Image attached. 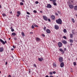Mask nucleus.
<instances>
[{"label": "nucleus", "mask_w": 77, "mask_h": 77, "mask_svg": "<svg viewBox=\"0 0 77 77\" xmlns=\"http://www.w3.org/2000/svg\"><path fill=\"white\" fill-rule=\"evenodd\" d=\"M56 22L57 24H62V20L60 18H59L58 19L56 20Z\"/></svg>", "instance_id": "obj_1"}, {"label": "nucleus", "mask_w": 77, "mask_h": 77, "mask_svg": "<svg viewBox=\"0 0 77 77\" xmlns=\"http://www.w3.org/2000/svg\"><path fill=\"white\" fill-rule=\"evenodd\" d=\"M0 41L1 43H2V44L3 45H5V43L7 44V41H5V42H4V41L2 40V39H0Z\"/></svg>", "instance_id": "obj_2"}, {"label": "nucleus", "mask_w": 77, "mask_h": 77, "mask_svg": "<svg viewBox=\"0 0 77 77\" xmlns=\"http://www.w3.org/2000/svg\"><path fill=\"white\" fill-rule=\"evenodd\" d=\"M58 45L59 48H60V47H62V43L61 42H59L58 43Z\"/></svg>", "instance_id": "obj_3"}, {"label": "nucleus", "mask_w": 77, "mask_h": 77, "mask_svg": "<svg viewBox=\"0 0 77 77\" xmlns=\"http://www.w3.org/2000/svg\"><path fill=\"white\" fill-rule=\"evenodd\" d=\"M51 18L53 21H55L56 18H55V16L52 15L51 16Z\"/></svg>", "instance_id": "obj_4"}, {"label": "nucleus", "mask_w": 77, "mask_h": 77, "mask_svg": "<svg viewBox=\"0 0 77 77\" xmlns=\"http://www.w3.org/2000/svg\"><path fill=\"white\" fill-rule=\"evenodd\" d=\"M58 60L60 62H63V57H61L59 58Z\"/></svg>", "instance_id": "obj_5"}, {"label": "nucleus", "mask_w": 77, "mask_h": 77, "mask_svg": "<svg viewBox=\"0 0 77 77\" xmlns=\"http://www.w3.org/2000/svg\"><path fill=\"white\" fill-rule=\"evenodd\" d=\"M43 18L45 21H48V18L47 17V16H43Z\"/></svg>", "instance_id": "obj_6"}, {"label": "nucleus", "mask_w": 77, "mask_h": 77, "mask_svg": "<svg viewBox=\"0 0 77 77\" xmlns=\"http://www.w3.org/2000/svg\"><path fill=\"white\" fill-rule=\"evenodd\" d=\"M54 28L55 29H56V30H57L59 29V27L58 26H57V25H55L54 26Z\"/></svg>", "instance_id": "obj_7"}, {"label": "nucleus", "mask_w": 77, "mask_h": 77, "mask_svg": "<svg viewBox=\"0 0 77 77\" xmlns=\"http://www.w3.org/2000/svg\"><path fill=\"white\" fill-rule=\"evenodd\" d=\"M60 66L61 68H63L64 66V63L63 62H62L60 64Z\"/></svg>", "instance_id": "obj_8"}, {"label": "nucleus", "mask_w": 77, "mask_h": 77, "mask_svg": "<svg viewBox=\"0 0 77 77\" xmlns=\"http://www.w3.org/2000/svg\"><path fill=\"white\" fill-rule=\"evenodd\" d=\"M69 6L70 9H73L74 8V6L72 5H69Z\"/></svg>", "instance_id": "obj_9"}, {"label": "nucleus", "mask_w": 77, "mask_h": 77, "mask_svg": "<svg viewBox=\"0 0 77 77\" xmlns=\"http://www.w3.org/2000/svg\"><path fill=\"white\" fill-rule=\"evenodd\" d=\"M4 51V48L3 47H0V52H3Z\"/></svg>", "instance_id": "obj_10"}, {"label": "nucleus", "mask_w": 77, "mask_h": 77, "mask_svg": "<svg viewBox=\"0 0 77 77\" xmlns=\"http://www.w3.org/2000/svg\"><path fill=\"white\" fill-rule=\"evenodd\" d=\"M52 7V6L50 4H48L47 5V8H51Z\"/></svg>", "instance_id": "obj_11"}, {"label": "nucleus", "mask_w": 77, "mask_h": 77, "mask_svg": "<svg viewBox=\"0 0 77 77\" xmlns=\"http://www.w3.org/2000/svg\"><path fill=\"white\" fill-rule=\"evenodd\" d=\"M61 42L63 44H67V42H66L65 40H63L61 41Z\"/></svg>", "instance_id": "obj_12"}, {"label": "nucleus", "mask_w": 77, "mask_h": 77, "mask_svg": "<svg viewBox=\"0 0 77 77\" xmlns=\"http://www.w3.org/2000/svg\"><path fill=\"white\" fill-rule=\"evenodd\" d=\"M46 32L47 33H51V31L49 29H48L46 30Z\"/></svg>", "instance_id": "obj_13"}, {"label": "nucleus", "mask_w": 77, "mask_h": 77, "mask_svg": "<svg viewBox=\"0 0 77 77\" xmlns=\"http://www.w3.org/2000/svg\"><path fill=\"white\" fill-rule=\"evenodd\" d=\"M53 67L54 68H55L57 66V65H56V64L55 63H53Z\"/></svg>", "instance_id": "obj_14"}, {"label": "nucleus", "mask_w": 77, "mask_h": 77, "mask_svg": "<svg viewBox=\"0 0 77 77\" xmlns=\"http://www.w3.org/2000/svg\"><path fill=\"white\" fill-rule=\"evenodd\" d=\"M35 39L36 41H40V40H41V39H40V38H38V37H37L35 38Z\"/></svg>", "instance_id": "obj_15"}, {"label": "nucleus", "mask_w": 77, "mask_h": 77, "mask_svg": "<svg viewBox=\"0 0 77 77\" xmlns=\"http://www.w3.org/2000/svg\"><path fill=\"white\" fill-rule=\"evenodd\" d=\"M74 9L76 11H77V5H75L74 6Z\"/></svg>", "instance_id": "obj_16"}, {"label": "nucleus", "mask_w": 77, "mask_h": 77, "mask_svg": "<svg viewBox=\"0 0 77 77\" xmlns=\"http://www.w3.org/2000/svg\"><path fill=\"white\" fill-rule=\"evenodd\" d=\"M69 36H70V38H73V34H70L69 35Z\"/></svg>", "instance_id": "obj_17"}, {"label": "nucleus", "mask_w": 77, "mask_h": 77, "mask_svg": "<svg viewBox=\"0 0 77 77\" xmlns=\"http://www.w3.org/2000/svg\"><path fill=\"white\" fill-rule=\"evenodd\" d=\"M69 41H70V43H73V40H72L71 39H70L69 40Z\"/></svg>", "instance_id": "obj_18"}, {"label": "nucleus", "mask_w": 77, "mask_h": 77, "mask_svg": "<svg viewBox=\"0 0 77 77\" xmlns=\"http://www.w3.org/2000/svg\"><path fill=\"white\" fill-rule=\"evenodd\" d=\"M11 35L13 36H16V33H15V32H13V33H12Z\"/></svg>", "instance_id": "obj_19"}, {"label": "nucleus", "mask_w": 77, "mask_h": 77, "mask_svg": "<svg viewBox=\"0 0 77 77\" xmlns=\"http://www.w3.org/2000/svg\"><path fill=\"white\" fill-rule=\"evenodd\" d=\"M17 14H18L19 15H21V12L18 11L17 12Z\"/></svg>", "instance_id": "obj_20"}, {"label": "nucleus", "mask_w": 77, "mask_h": 77, "mask_svg": "<svg viewBox=\"0 0 77 77\" xmlns=\"http://www.w3.org/2000/svg\"><path fill=\"white\" fill-rule=\"evenodd\" d=\"M59 51H60V52H63L64 53V51H63V50L61 48H60L59 49Z\"/></svg>", "instance_id": "obj_21"}, {"label": "nucleus", "mask_w": 77, "mask_h": 77, "mask_svg": "<svg viewBox=\"0 0 77 77\" xmlns=\"http://www.w3.org/2000/svg\"><path fill=\"white\" fill-rule=\"evenodd\" d=\"M71 20L73 22V23H75V21L74 20V18H72Z\"/></svg>", "instance_id": "obj_22"}, {"label": "nucleus", "mask_w": 77, "mask_h": 77, "mask_svg": "<svg viewBox=\"0 0 77 77\" xmlns=\"http://www.w3.org/2000/svg\"><path fill=\"white\" fill-rule=\"evenodd\" d=\"M63 32L64 33H66V29H64L63 30Z\"/></svg>", "instance_id": "obj_23"}, {"label": "nucleus", "mask_w": 77, "mask_h": 77, "mask_svg": "<svg viewBox=\"0 0 77 77\" xmlns=\"http://www.w3.org/2000/svg\"><path fill=\"white\" fill-rule=\"evenodd\" d=\"M2 15L3 16V17H6V14L5 13H4L2 14Z\"/></svg>", "instance_id": "obj_24"}, {"label": "nucleus", "mask_w": 77, "mask_h": 77, "mask_svg": "<svg viewBox=\"0 0 77 77\" xmlns=\"http://www.w3.org/2000/svg\"><path fill=\"white\" fill-rule=\"evenodd\" d=\"M20 5H21V6H23V5H24V3H23L22 2H21L20 3Z\"/></svg>", "instance_id": "obj_25"}, {"label": "nucleus", "mask_w": 77, "mask_h": 77, "mask_svg": "<svg viewBox=\"0 0 77 77\" xmlns=\"http://www.w3.org/2000/svg\"><path fill=\"white\" fill-rule=\"evenodd\" d=\"M55 15H57V16H58L59 15V14L57 12H55Z\"/></svg>", "instance_id": "obj_26"}, {"label": "nucleus", "mask_w": 77, "mask_h": 77, "mask_svg": "<svg viewBox=\"0 0 77 77\" xmlns=\"http://www.w3.org/2000/svg\"><path fill=\"white\" fill-rule=\"evenodd\" d=\"M53 5H54V6H57V4L56 3V2H53Z\"/></svg>", "instance_id": "obj_27"}, {"label": "nucleus", "mask_w": 77, "mask_h": 77, "mask_svg": "<svg viewBox=\"0 0 77 77\" xmlns=\"http://www.w3.org/2000/svg\"><path fill=\"white\" fill-rule=\"evenodd\" d=\"M38 60L39 61H40V62H42V59H41L39 58H38Z\"/></svg>", "instance_id": "obj_28"}, {"label": "nucleus", "mask_w": 77, "mask_h": 77, "mask_svg": "<svg viewBox=\"0 0 77 77\" xmlns=\"http://www.w3.org/2000/svg\"><path fill=\"white\" fill-rule=\"evenodd\" d=\"M47 28H46V27L45 26L44 28H43V30H45H45H46V29Z\"/></svg>", "instance_id": "obj_29"}, {"label": "nucleus", "mask_w": 77, "mask_h": 77, "mask_svg": "<svg viewBox=\"0 0 77 77\" xmlns=\"http://www.w3.org/2000/svg\"><path fill=\"white\" fill-rule=\"evenodd\" d=\"M73 64L74 66H75V65H76V63L75 62H74L73 63Z\"/></svg>", "instance_id": "obj_30"}, {"label": "nucleus", "mask_w": 77, "mask_h": 77, "mask_svg": "<svg viewBox=\"0 0 77 77\" xmlns=\"http://www.w3.org/2000/svg\"><path fill=\"white\" fill-rule=\"evenodd\" d=\"M33 12H34V13H35V14H36V13H37V11L36 10H34L33 11Z\"/></svg>", "instance_id": "obj_31"}, {"label": "nucleus", "mask_w": 77, "mask_h": 77, "mask_svg": "<svg viewBox=\"0 0 77 77\" xmlns=\"http://www.w3.org/2000/svg\"><path fill=\"white\" fill-rule=\"evenodd\" d=\"M52 2L53 3H56V0H52Z\"/></svg>", "instance_id": "obj_32"}, {"label": "nucleus", "mask_w": 77, "mask_h": 77, "mask_svg": "<svg viewBox=\"0 0 77 77\" xmlns=\"http://www.w3.org/2000/svg\"><path fill=\"white\" fill-rule=\"evenodd\" d=\"M22 36H24L25 35H24V32H22Z\"/></svg>", "instance_id": "obj_33"}, {"label": "nucleus", "mask_w": 77, "mask_h": 77, "mask_svg": "<svg viewBox=\"0 0 77 77\" xmlns=\"http://www.w3.org/2000/svg\"><path fill=\"white\" fill-rule=\"evenodd\" d=\"M57 12L58 14H60V13H61L60 11H57Z\"/></svg>", "instance_id": "obj_34"}, {"label": "nucleus", "mask_w": 77, "mask_h": 77, "mask_svg": "<svg viewBox=\"0 0 77 77\" xmlns=\"http://www.w3.org/2000/svg\"><path fill=\"white\" fill-rule=\"evenodd\" d=\"M49 74H50V75H52V74H53V72H49Z\"/></svg>", "instance_id": "obj_35"}, {"label": "nucleus", "mask_w": 77, "mask_h": 77, "mask_svg": "<svg viewBox=\"0 0 77 77\" xmlns=\"http://www.w3.org/2000/svg\"><path fill=\"white\" fill-rule=\"evenodd\" d=\"M70 2H71V3H73L74 0H70Z\"/></svg>", "instance_id": "obj_36"}, {"label": "nucleus", "mask_w": 77, "mask_h": 77, "mask_svg": "<svg viewBox=\"0 0 77 77\" xmlns=\"http://www.w3.org/2000/svg\"><path fill=\"white\" fill-rule=\"evenodd\" d=\"M32 29H34L35 28V27H34V26H33V25H32Z\"/></svg>", "instance_id": "obj_37"}, {"label": "nucleus", "mask_w": 77, "mask_h": 77, "mask_svg": "<svg viewBox=\"0 0 77 77\" xmlns=\"http://www.w3.org/2000/svg\"><path fill=\"white\" fill-rule=\"evenodd\" d=\"M63 38H64V39H66V36H64L63 37Z\"/></svg>", "instance_id": "obj_38"}, {"label": "nucleus", "mask_w": 77, "mask_h": 77, "mask_svg": "<svg viewBox=\"0 0 77 77\" xmlns=\"http://www.w3.org/2000/svg\"><path fill=\"white\" fill-rule=\"evenodd\" d=\"M38 3H39V2H38V1H36L35 2V4H38Z\"/></svg>", "instance_id": "obj_39"}, {"label": "nucleus", "mask_w": 77, "mask_h": 77, "mask_svg": "<svg viewBox=\"0 0 77 77\" xmlns=\"http://www.w3.org/2000/svg\"><path fill=\"white\" fill-rule=\"evenodd\" d=\"M42 36H44V37H45V35H44V34H42Z\"/></svg>", "instance_id": "obj_40"}, {"label": "nucleus", "mask_w": 77, "mask_h": 77, "mask_svg": "<svg viewBox=\"0 0 77 77\" xmlns=\"http://www.w3.org/2000/svg\"><path fill=\"white\" fill-rule=\"evenodd\" d=\"M34 26L35 27H38V25H34Z\"/></svg>", "instance_id": "obj_41"}, {"label": "nucleus", "mask_w": 77, "mask_h": 77, "mask_svg": "<svg viewBox=\"0 0 77 77\" xmlns=\"http://www.w3.org/2000/svg\"><path fill=\"white\" fill-rule=\"evenodd\" d=\"M9 13L11 14H12V11H9Z\"/></svg>", "instance_id": "obj_42"}, {"label": "nucleus", "mask_w": 77, "mask_h": 77, "mask_svg": "<svg viewBox=\"0 0 77 77\" xmlns=\"http://www.w3.org/2000/svg\"><path fill=\"white\" fill-rule=\"evenodd\" d=\"M26 14H28V15H30V13L29 12H27Z\"/></svg>", "instance_id": "obj_43"}, {"label": "nucleus", "mask_w": 77, "mask_h": 77, "mask_svg": "<svg viewBox=\"0 0 77 77\" xmlns=\"http://www.w3.org/2000/svg\"><path fill=\"white\" fill-rule=\"evenodd\" d=\"M14 40H15V41H16V40H17V38L14 37Z\"/></svg>", "instance_id": "obj_44"}, {"label": "nucleus", "mask_w": 77, "mask_h": 77, "mask_svg": "<svg viewBox=\"0 0 77 77\" xmlns=\"http://www.w3.org/2000/svg\"><path fill=\"white\" fill-rule=\"evenodd\" d=\"M48 21H49V22H51V20H50V19H48Z\"/></svg>", "instance_id": "obj_45"}, {"label": "nucleus", "mask_w": 77, "mask_h": 77, "mask_svg": "<svg viewBox=\"0 0 77 77\" xmlns=\"http://www.w3.org/2000/svg\"><path fill=\"white\" fill-rule=\"evenodd\" d=\"M34 66L35 67H36V64H34Z\"/></svg>", "instance_id": "obj_46"}, {"label": "nucleus", "mask_w": 77, "mask_h": 77, "mask_svg": "<svg viewBox=\"0 0 77 77\" xmlns=\"http://www.w3.org/2000/svg\"><path fill=\"white\" fill-rule=\"evenodd\" d=\"M30 34H33V32H30Z\"/></svg>", "instance_id": "obj_47"}, {"label": "nucleus", "mask_w": 77, "mask_h": 77, "mask_svg": "<svg viewBox=\"0 0 77 77\" xmlns=\"http://www.w3.org/2000/svg\"><path fill=\"white\" fill-rule=\"evenodd\" d=\"M11 31L12 32H14V29H12Z\"/></svg>", "instance_id": "obj_48"}, {"label": "nucleus", "mask_w": 77, "mask_h": 77, "mask_svg": "<svg viewBox=\"0 0 77 77\" xmlns=\"http://www.w3.org/2000/svg\"><path fill=\"white\" fill-rule=\"evenodd\" d=\"M21 2H25V1L24 0H21Z\"/></svg>", "instance_id": "obj_49"}, {"label": "nucleus", "mask_w": 77, "mask_h": 77, "mask_svg": "<svg viewBox=\"0 0 77 77\" xmlns=\"http://www.w3.org/2000/svg\"><path fill=\"white\" fill-rule=\"evenodd\" d=\"M64 51H66V48H64Z\"/></svg>", "instance_id": "obj_50"}, {"label": "nucleus", "mask_w": 77, "mask_h": 77, "mask_svg": "<svg viewBox=\"0 0 77 77\" xmlns=\"http://www.w3.org/2000/svg\"><path fill=\"white\" fill-rule=\"evenodd\" d=\"M53 74H56V72L55 71H53Z\"/></svg>", "instance_id": "obj_51"}, {"label": "nucleus", "mask_w": 77, "mask_h": 77, "mask_svg": "<svg viewBox=\"0 0 77 77\" xmlns=\"http://www.w3.org/2000/svg\"><path fill=\"white\" fill-rule=\"evenodd\" d=\"M19 16H20V15H19V14H17V17H19Z\"/></svg>", "instance_id": "obj_52"}, {"label": "nucleus", "mask_w": 77, "mask_h": 77, "mask_svg": "<svg viewBox=\"0 0 77 77\" xmlns=\"http://www.w3.org/2000/svg\"><path fill=\"white\" fill-rule=\"evenodd\" d=\"M13 47L14 48H16V47L14 46H13Z\"/></svg>", "instance_id": "obj_53"}, {"label": "nucleus", "mask_w": 77, "mask_h": 77, "mask_svg": "<svg viewBox=\"0 0 77 77\" xmlns=\"http://www.w3.org/2000/svg\"><path fill=\"white\" fill-rule=\"evenodd\" d=\"M5 65H8V62H5Z\"/></svg>", "instance_id": "obj_54"}, {"label": "nucleus", "mask_w": 77, "mask_h": 77, "mask_svg": "<svg viewBox=\"0 0 77 77\" xmlns=\"http://www.w3.org/2000/svg\"><path fill=\"white\" fill-rule=\"evenodd\" d=\"M68 4H69L70 5L71 4V2H68Z\"/></svg>", "instance_id": "obj_55"}, {"label": "nucleus", "mask_w": 77, "mask_h": 77, "mask_svg": "<svg viewBox=\"0 0 77 77\" xmlns=\"http://www.w3.org/2000/svg\"><path fill=\"white\" fill-rule=\"evenodd\" d=\"M14 49L13 48H12L11 49V50H12V51H13V50H14Z\"/></svg>", "instance_id": "obj_56"}, {"label": "nucleus", "mask_w": 77, "mask_h": 77, "mask_svg": "<svg viewBox=\"0 0 77 77\" xmlns=\"http://www.w3.org/2000/svg\"><path fill=\"white\" fill-rule=\"evenodd\" d=\"M8 77H12L11 76V75H8Z\"/></svg>", "instance_id": "obj_57"}, {"label": "nucleus", "mask_w": 77, "mask_h": 77, "mask_svg": "<svg viewBox=\"0 0 77 77\" xmlns=\"http://www.w3.org/2000/svg\"><path fill=\"white\" fill-rule=\"evenodd\" d=\"M45 77H49V76H48V75H46L45 76Z\"/></svg>", "instance_id": "obj_58"}, {"label": "nucleus", "mask_w": 77, "mask_h": 77, "mask_svg": "<svg viewBox=\"0 0 77 77\" xmlns=\"http://www.w3.org/2000/svg\"><path fill=\"white\" fill-rule=\"evenodd\" d=\"M40 13H42V11H40Z\"/></svg>", "instance_id": "obj_59"}, {"label": "nucleus", "mask_w": 77, "mask_h": 77, "mask_svg": "<svg viewBox=\"0 0 77 77\" xmlns=\"http://www.w3.org/2000/svg\"><path fill=\"white\" fill-rule=\"evenodd\" d=\"M49 77H53V76L52 75H51L49 76Z\"/></svg>", "instance_id": "obj_60"}, {"label": "nucleus", "mask_w": 77, "mask_h": 77, "mask_svg": "<svg viewBox=\"0 0 77 77\" xmlns=\"http://www.w3.org/2000/svg\"><path fill=\"white\" fill-rule=\"evenodd\" d=\"M0 8H2V6H1V5H0Z\"/></svg>", "instance_id": "obj_61"}, {"label": "nucleus", "mask_w": 77, "mask_h": 77, "mask_svg": "<svg viewBox=\"0 0 77 77\" xmlns=\"http://www.w3.org/2000/svg\"><path fill=\"white\" fill-rule=\"evenodd\" d=\"M11 29H13V28L12 27H11L10 28Z\"/></svg>", "instance_id": "obj_62"}, {"label": "nucleus", "mask_w": 77, "mask_h": 77, "mask_svg": "<svg viewBox=\"0 0 77 77\" xmlns=\"http://www.w3.org/2000/svg\"><path fill=\"white\" fill-rule=\"evenodd\" d=\"M27 17H29V15H28L27 16Z\"/></svg>", "instance_id": "obj_63"}, {"label": "nucleus", "mask_w": 77, "mask_h": 77, "mask_svg": "<svg viewBox=\"0 0 77 77\" xmlns=\"http://www.w3.org/2000/svg\"><path fill=\"white\" fill-rule=\"evenodd\" d=\"M11 40V38H9V40Z\"/></svg>", "instance_id": "obj_64"}]
</instances>
